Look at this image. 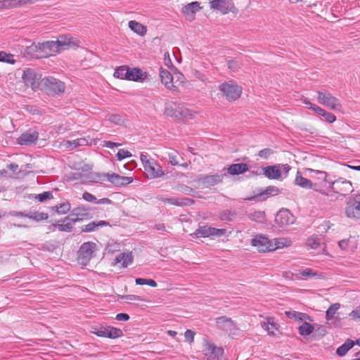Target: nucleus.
Returning <instances> with one entry per match:
<instances>
[{
    "label": "nucleus",
    "mask_w": 360,
    "mask_h": 360,
    "mask_svg": "<svg viewBox=\"0 0 360 360\" xmlns=\"http://www.w3.org/2000/svg\"><path fill=\"white\" fill-rule=\"evenodd\" d=\"M105 327L104 326H94L92 328L91 333L96 335L98 337L104 338L105 333Z\"/></svg>",
    "instance_id": "nucleus-50"
},
{
    "label": "nucleus",
    "mask_w": 360,
    "mask_h": 360,
    "mask_svg": "<svg viewBox=\"0 0 360 360\" xmlns=\"http://www.w3.org/2000/svg\"><path fill=\"white\" fill-rule=\"evenodd\" d=\"M22 79L25 86H30L33 90L39 89L41 81V75L32 68H25L22 71Z\"/></svg>",
    "instance_id": "nucleus-5"
},
{
    "label": "nucleus",
    "mask_w": 360,
    "mask_h": 360,
    "mask_svg": "<svg viewBox=\"0 0 360 360\" xmlns=\"http://www.w3.org/2000/svg\"><path fill=\"white\" fill-rule=\"evenodd\" d=\"M219 89L229 100L238 99L242 93V89L233 81H229L221 84Z\"/></svg>",
    "instance_id": "nucleus-6"
},
{
    "label": "nucleus",
    "mask_w": 360,
    "mask_h": 360,
    "mask_svg": "<svg viewBox=\"0 0 360 360\" xmlns=\"http://www.w3.org/2000/svg\"><path fill=\"white\" fill-rule=\"evenodd\" d=\"M286 316L289 319L303 321L306 319L311 320L310 316L307 314L298 312L296 311H288L285 312Z\"/></svg>",
    "instance_id": "nucleus-38"
},
{
    "label": "nucleus",
    "mask_w": 360,
    "mask_h": 360,
    "mask_svg": "<svg viewBox=\"0 0 360 360\" xmlns=\"http://www.w3.org/2000/svg\"><path fill=\"white\" fill-rule=\"evenodd\" d=\"M70 204H59L51 207V209L56 211L58 214H65L70 210Z\"/></svg>",
    "instance_id": "nucleus-47"
},
{
    "label": "nucleus",
    "mask_w": 360,
    "mask_h": 360,
    "mask_svg": "<svg viewBox=\"0 0 360 360\" xmlns=\"http://www.w3.org/2000/svg\"><path fill=\"white\" fill-rule=\"evenodd\" d=\"M200 9V4L198 1H193L182 8V13L187 19H193V15Z\"/></svg>",
    "instance_id": "nucleus-22"
},
{
    "label": "nucleus",
    "mask_w": 360,
    "mask_h": 360,
    "mask_svg": "<svg viewBox=\"0 0 360 360\" xmlns=\"http://www.w3.org/2000/svg\"><path fill=\"white\" fill-rule=\"evenodd\" d=\"M195 335V332H193L191 330H186V331L184 333L186 340L190 343H192L194 341Z\"/></svg>",
    "instance_id": "nucleus-62"
},
{
    "label": "nucleus",
    "mask_w": 360,
    "mask_h": 360,
    "mask_svg": "<svg viewBox=\"0 0 360 360\" xmlns=\"http://www.w3.org/2000/svg\"><path fill=\"white\" fill-rule=\"evenodd\" d=\"M89 144V141L85 138H79L72 141L66 140L63 141L62 146L68 149H74L79 146H84Z\"/></svg>",
    "instance_id": "nucleus-26"
},
{
    "label": "nucleus",
    "mask_w": 360,
    "mask_h": 360,
    "mask_svg": "<svg viewBox=\"0 0 360 360\" xmlns=\"http://www.w3.org/2000/svg\"><path fill=\"white\" fill-rule=\"evenodd\" d=\"M133 255L131 252H122L116 256L114 264H121L122 267H127L133 262Z\"/></svg>",
    "instance_id": "nucleus-25"
},
{
    "label": "nucleus",
    "mask_w": 360,
    "mask_h": 360,
    "mask_svg": "<svg viewBox=\"0 0 360 360\" xmlns=\"http://www.w3.org/2000/svg\"><path fill=\"white\" fill-rule=\"evenodd\" d=\"M329 183L331 184L333 191L340 193V195H346L352 191V183L348 180L340 178Z\"/></svg>",
    "instance_id": "nucleus-10"
},
{
    "label": "nucleus",
    "mask_w": 360,
    "mask_h": 360,
    "mask_svg": "<svg viewBox=\"0 0 360 360\" xmlns=\"http://www.w3.org/2000/svg\"><path fill=\"white\" fill-rule=\"evenodd\" d=\"M89 215V213L88 209L84 208V207H78L72 210L71 213L65 217L64 222L66 221L76 222L88 218Z\"/></svg>",
    "instance_id": "nucleus-15"
},
{
    "label": "nucleus",
    "mask_w": 360,
    "mask_h": 360,
    "mask_svg": "<svg viewBox=\"0 0 360 360\" xmlns=\"http://www.w3.org/2000/svg\"><path fill=\"white\" fill-rule=\"evenodd\" d=\"M122 300H127L129 301H143V298L139 295H122L120 297Z\"/></svg>",
    "instance_id": "nucleus-58"
},
{
    "label": "nucleus",
    "mask_w": 360,
    "mask_h": 360,
    "mask_svg": "<svg viewBox=\"0 0 360 360\" xmlns=\"http://www.w3.org/2000/svg\"><path fill=\"white\" fill-rule=\"evenodd\" d=\"M248 170V166L245 163L232 164L228 168V173L231 175H238L245 173Z\"/></svg>",
    "instance_id": "nucleus-29"
},
{
    "label": "nucleus",
    "mask_w": 360,
    "mask_h": 360,
    "mask_svg": "<svg viewBox=\"0 0 360 360\" xmlns=\"http://www.w3.org/2000/svg\"><path fill=\"white\" fill-rule=\"evenodd\" d=\"M275 221L281 226H283L292 224L293 222V217L288 210L281 209L276 214Z\"/></svg>",
    "instance_id": "nucleus-16"
},
{
    "label": "nucleus",
    "mask_w": 360,
    "mask_h": 360,
    "mask_svg": "<svg viewBox=\"0 0 360 360\" xmlns=\"http://www.w3.org/2000/svg\"><path fill=\"white\" fill-rule=\"evenodd\" d=\"M294 184L296 186H298L302 188L312 189L315 191L320 192V193H323L321 189L320 184L316 183V182L314 183L311 180L302 176L301 173L299 171L296 174Z\"/></svg>",
    "instance_id": "nucleus-11"
},
{
    "label": "nucleus",
    "mask_w": 360,
    "mask_h": 360,
    "mask_svg": "<svg viewBox=\"0 0 360 360\" xmlns=\"http://www.w3.org/2000/svg\"><path fill=\"white\" fill-rule=\"evenodd\" d=\"M236 215V212L226 210L219 214V219L221 221H231L233 220Z\"/></svg>",
    "instance_id": "nucleus-45"
},
{
    "label": "nucleus",
    "mask_w": 360,
    "mask_h": 360,
    "mask_svg": "<svg viewBox=\"0 0 360 360\" xmlns=\"http://www.w3.org/2000/svg\"><path fill=\"white\" fill-rule=\"evenodd\" d=\"M13 58V55L7 54L4 51H0V62H6L8 63L13 64L15 60Z\"/></svg>",
    "instance_id": "nucleus-48"
},
{
    "label": "nucleus",
    "mask_w": 360,
    "mask_h": 360,
    "mask_svg": "<svg viewBox=\"0 0 360 360\" xmlns=\"http://www.w3.org/2000/svg\"><path fill=\"white\" fill-rule=\"evenodd\" d=\"M105 330L104 338L115 339L123 335V332L121 329L113 326H106Z\"/></svg>",
    "instance_id": "nucleus-31"
},
{
    "label": "nucleus",
    "mask_w": 360,
    "mask_h": 360,
    "mask_svg": "<svg viewBox=\"0 0 360 360\" xmlns=\"http://www.w3.org/2000/svg\"><path fill=\"white\" fill-rule=\"evenodd\" d=\"M338 245L341 250H347L350 248L354 250L356 248V240L354 237L350 236L349 238L341 240L338 242Z\"/></svg>",
    "instance_id": "nucleus-37"
},
{
    "label": "nucleus",
    "mask_w": 360,
    "mask_h": 360,
    "mask_svg": "<svg viewBox=\"0 0 360 360\" xmlns=\"http://www.w3.org/2000/svg\"><path fill=\"white\" fill-rule=\"evenodd\" d=\"M27 198L30 200H37L39 202H43L46 200H50L53 199V194L51 191H45L39 194H30Z\"/></svg>",
    "instance_id": "nucleus-36"
},
{
    "label": "nucleus",
    "mask_w": 360,
    "mask_h": 360,
    "mask_svg": "<svg viewBox=\"0 0 360 360\" xmlns=\"http://www.w3.org/2000/svg\"><path fill=\"white\" fill-rule=\"evenodd\" d=\"M56 45V41H47L39 43L37 47L44 52L46 56H53L60 52Z\"/></svg>",
    "instance_id": "nucleus-18"
},
{
    "label": "nucleus",
    "mask_w": 360,
    "mask_h": 360,
    "mask_svg": "<svg viewBox=\"0 0 360 360\" xmlns=\"http://www.w3.org/2000/svg\"><path fill=\"white\" fill-rule=\"evenodd\" d=\"M317 100L320 104L332 110H339L341 108L340 101L326 90L318 91Z\"/></svg>",
    "instance_id": "nucleus-7"
},
{
    "label": "nucleus",
    "mask_w": 360,
    "mask_h": 360,
    "mask_svg": "<svg viewBox=\"0 0 360 360\" xmlns=\"http://www.w3.org/2000/svg\"><path fill=\"white\" fill-rule=\"evenodd\" d=\"M249 217L251 220L256 222L262 223L265 220V213L262 211H256L249 214Z\"/></svg>",
    "instance_id": "nucleus-44"
},
{
    "label": "nucleus",
    "mask_w": 360,
    "mask_h": 360,
    "mask_svg": "<svg viewBox=\"0 0 360 360\" xmlns=\"http://www.w3.org/2000/svg\"><path fill=\"white\" fill-rule=\"evenodd\" d=\"M59 51L65 50L69 47L76 46V43L72 41L69 35H61L56 41Z\"/></svg>",
    "instance_id": "nucleus-23"
},
{
    "label": "nucleus",
    "mask_w": 360,
    "mask_h": 360,
    "mask_svg": "<svg viewBox=\"0 0 360 360\" xmlns=\"http://www.w3.org/2000/svg\"><path fill=\"white\" fill-rule=\"evenodd\" d=\"M44 91L49 96H55L65 91V85L62 81L52 77H44L41 81Z\"/></svg>",
    "instance_id": "nucleus-2"
},
{
    "label": "nucleus",
    "mask_w": 360,
    "mask_h": 360,
    "mask_svg": "<svg viewBox=\"0 0 360 360\" xmlns=\"http://www.w3.org/2000/svg\"><path fill=\"white\" fill-rule=\"evenodd\" d=\"M300 274L304 277H314L317 275L311 269L307 268L300 271Z\"/></svg>",
    "instance_id": "nucleus-59"
},
{
    "label": "nucleus",
    "mask_w": 360,
    "mask_h": 360,
    "mask_svg": "<svg viewBox=\"0 0 360 360\" xmlns=\"http://www.w3.org/2000/svg\"><path fill=\"white\" fill-rule=\"evenodd\" d=\"M349 316L352 317L353 319H360V306L353 310L349 314Z\"/></svg>",
    "instance_id": "nucleus-64"
},
{
    "label": "nucleus",
    "mask_w": 360,
    "mask_h": 360,
    "mask_svg": "<svg viewBox=\"0 0 360 360\" xmlns=\"http://www.w3.org/2000/svg\"><path fill=\"white\" fill-rule=\"evenodd\" d=\"M165 112L168 116L177 120L191 119L193 116L192 111L183 103H173L167 107Z\"/></svg>",
    "instance_id": "nucleus-3"
},
{
    "label": "nucleus",
    "mask_w": 360,
    "mask_h": 360,
    "mask_svg": "<svg viewBox=\"0 0 360 360\" xmlns=\"http://www.w3.org/2000/svg\"><path fill=\"white\" fill-rule=\"evenodd\" d=\"M262 327L268 331V333L274 335V330H277V324L274 323V318L269 317L266 322L261 323Z\"/></svg>",
    "instance_id": "nucleus-39"
},
{
    "label": "nucleus",
    "mask_w": 360,
    "mask_h": 360,
    "mask_svg": "<svg viewBox=\"0 0 360 360\" xmlns=\"http://www.w3.org/2000/svg\"><path fill=\"white\" fill-rule=\"evenodd\" d=\"M226 233V229H217L208 226H199L191 236L193 238L221 237Z\"/></svg>",
    "instance_id": "nucleus-4"
},
{
    "label": "nucleus",
    "mask_w": 360,
    "mask_h": 360,
    "mask_svg": "<svg viewBox=\"0 0 360 360\" xmlns=\"http://www.w3.org/2000/svg\"><path fill=\"white\" fill-rule=\"evenodd\" d=\"M278 192V189L276 187L269 186L267 187L264 191L259 193L252 197L248 198L245 200L264 201L266 200L269 196L277 195Z\"/></svg>",
    "instance_id": "nucleus-19"
},
{
    "label": "nucleus",
    "mask_w": 360,
    "mask_h": 360,
    "mask_svg": "<svg viewBox=\"0 0 360 360\" xmlns=\"http://www.w3.org/2000/svg\"><path fill=\"white\" fill-rule=\"evenodd\" d=\"M72 223H73L72 221H68L66 223L58 224V229L60 231H68V232L70 231L72 229Z\"/></svg>",
    "instance_id": "nucleus-56"
},
{
    "label": "nucleus",
    "mask_w": 360,
    "mask_h": 360,
    "mask_svg": "<svg viewBox=\"0 0 360 360\" xmlns=\"http://www.w3.org/2000/svg\"><path fill=\"white\" fill-rule=\"evenodd\" d=\"M216 323L219 328L226 332L232 333L236 329V324L232 319L225 316L217 318Z\"/></svg>",
    "instance_id": "nucleus-17"
},
{
    "label": "nucleus",
    "mask_w": 360,
    "mask_h": 360,
    "mask_svg": "<svg viewBox=\"0 0 360 360\" xmlns=\"http://www.w3.org/2000/svg\"><path fill=\"white\" fill-rule=\"evenodd\" d=\"M146 75L143 72V71L139 68H129L127 72V80L130 81H143Z\"/></svg>",
    "instance_id": "nucleus-28"
},
{
    "label": "nucleus",
    "mask_w": 360,
    "mask_h": 360,
    "mask_svg": "<svg viewBox=\"0 0 360 360\" xmlns=\"http://www.w3.org/2000/svg\"><path fill=\"white\" fill-rule=\"evenodd\" d=\"M227 65L231 70L236 72L240 68L242 64L238 60H231L228 61Z\"/></svg>",
    "instance_id": "nucleus-49"
},
{
    "label": "nucleus",
    "mask_w": 360,
    "mask_h": 360,
    "mask_svg": "<svg viewBox=\"0 0 360 360\" xmlns=\"http://www.w3.org/2000/svg\"><path fill=\"white\" fill-rule=\"evenodd\" d=\"M330 221H324L322 224L319 225L318 226V232H320V233H326V232H328V230L330 229L331 226H330Z\"/></svg>",
    "instance_id": "nucleus-60"
},
{
    "label": "nucleus",
    "mask_w": 360,
    "mask_h": 360,
    "mask_svg": "<svg viewBox=\"0 0 360 360\" xmlns=\"http://www.w3.org/2000/svg\"><path fill=\"white\" fill-rule=\"evenodd\" d=\"M203 352L207 360H220L224 354V349L206 340L204 344Z\"/></svg>",
    "instance_id": "nucleus-9"
},
{
    "label": "nucleus",
    "mask_w": 360,
    "mask_h": 360,
    "mask_svg": "<svg viewBox=\"0 0 360 360\" xmlns=\"http://www.w3.org/2000/svg\"><path fill=\"white\" fill-rule=\"evenodd\" d=\"M209 4L211 9L224 15L231 11L234 7L232 0H212Z\"/></svg>",
    "instance_id": "nucleus-13"
},
{
    "label": "nucleus",
    "mask_w": 360,
    "mask_h": 360,
    "mask_svg": "<svg viewBox=\"0 0 360 360\" xmlns=\"http://www.w3.org/2000/svg\"><path fill=\"white\" fill-rule=\"evenodd\" d=\"M82 198L87 202H92L96 200V197L88 192H84Z\"/></svg>",
    "instance_id": "nucleus-63"
},
{
    "label": "nucleus",
    "mask_w": 360,
    "mask_h": 360,
    "mask_svg": "<svg viewBox=\"0 0 360 360\" xmlns=\"http://www.w3.org/2000/svg\"><path fill=\"white\" fill-rule=\"evenodd\" d=\"M346 215L349 218H360V204H349L345 210Z\"/></svg>",
    "instance_id": "nucleus-30"
},
{
    "label": "nucleus",
    "mask_w": 360,
    "mask_h": 360,
    "mask_svg": "<svg viewBox=\"0 0 360 360\" xmlns=\"http://www.w3.org/2000/svg\"><path fill=\"white\" fill-rule=\"evenodd\" d=\"M355 345V342L352 339H347L344 344L340 346L337 350L336 354L339 356H345L348 351Z\"/></svg>",
    "instance_id": "nucleus-32"
},
{
    "label": "nucleus",
    "mask_w": 360,
    "mask_h": 360,
    "mask_svg": "<svg viewBox=\"0 0 360 360\" xmlns=\"http://www.w3.org/2000/svg\"><path fill=\"white\" fill-rule=\"evenodd\" d=\"M102 180L107 179L109 182L117 186H126L133 181V178L130 176H122L117 174L106 173L102 175Z\"/></svg>",
    "instance_id": "nucleus-12"
},
{
    "label": "nucleus",
    "mask_w": 360,
    "mask_h": 360,
    "mask_svg": "<svg viewBox=\"0 0 360 360\" xmlns=\"http://www.w3.org/2000/svg\"><path fill=\"white\" fill-rule=\"evenodd\" d=\"M20 0H0V10L16 7L20 4Z\"/></svg>",
    "instance_id": "nucleus-42"
},
{
    "label": "nucleus",
    "mask_w": 360,
    "mask_h": 360,
    "mask_svg": "<svg viewBox=\"0 0 360 360\" xmlns=\"http://www.w3.org/2000/svg\"><path fill=\"white\" fill-rule=\"evenodd\" d=\"M263 173L270 179H278L281 176L280 165L267 166L263 168Z\"/></svg>",
    "instance_id": "nucleus-24"
},
{
    "label": "nucleus",
    "mask_w": 360,
    "mask_h": 360,
    "mask_svg": "<svg viewBox=\"0 0 360 360\" xmlns=\"http://www.w3.org/2000/svg\"><path fill=\"white\" fill-rule=\"evenodd\" d=\"M311 172H314L316 174L319 175V179H322L323 181L326 182L327 181V176L328 174L326 172L321 171V170H315L312 169H309Z\"/></svg>",
    "instance_id": "nucleus-61"
},
{
    "label": "nucleus",
    "mask_w": 360,
    "mask_h": 360,
    "mask_svg": "<svg viewBox=\"0 0 360 360\" xmlns=\"http://www.w3.org/2000/svg\"><path fill=\"white\" fill-rule=\"evenodd\" d=\"M273 153V150L267 148L259 150L258 153V155L262 158L267 159Z\"/></svg>",
    "instance_id": "nucleus-55"
},
{
    "label": "nucleus",
    "mask_w": 360,
    "mask_h": 360,
    "mask_svg": "<svg viewBox=\"0 0 360 360\" xmlns=\"http://www.w3.org/2000/svg\"><path fill=\"white\" fill-rule=\"evenodd\" d=\"M321 115L329 123H333L336 120V117L333 113L327 112L325 110Z\"/></svg>",
    "instance_id": "nucleus-54"
},
{
    "label": "nucleus",
    "mask_w": 360,
    "mask_h": 360,
    "mask_svg": "<svg viewBox=\"0 0 360 360\" xmlns=\"http://www.w3.org/2000/svg\"><path fill=\"white\" fill-rule=\"evenodd\" d=\"M147 164L148 165L143 167L147 175L152 178H157L163 175L164 173L160 166L158 165L154 160Z\"/></svg>",
    "instance_id": "nucleus-20"
},
{
    "label": "nucleus",
    "mask_w": 360,
    "mask_h": 360,
    "mask_svg": "<svg viewBox=\"0 0 360 360\" xmlns=\"http://www.w3.org/2000/svg\"><path fill=\"white\" fill-rule=\"evenodd\" d=\"M160 77L161 82L168 89H172L174 87L173 85V77L172 74L167 70L160 68Z\"/></svg>",
    "instance_id": "nucleus-27"
},
{
    "label": "nucleus",
    "mask_w": 360,
    "mask_h": 360,
    "mask_svg": "<svg viewBox=\"0 0 360 360\" xmlns=\"http://www.w3.org/2000/svg\"><path fill=\"white\" fill-rule=\"evenodd\" d=\"M307 245L311 248L316 249L320 246L321 243L319 238L311 237L307 240Z\"/></svg>",
    "instance_id": "nucleus-53"
},
{
    "label": "nucleus",
    "mask_w": 360,
    "mask_h": 360,
    "mask_svg": "<svg viewBox=\"0 0 360 360\" xmlns=\"http://www.w3.org/2000/svg\"><path fill=\"white\" fill-rule=\"evenodd\" d=\"M251 244L256 247L259 252H271L278 248H281L285 245L277 239L270 240L267 237L262 235L256 236L252 239Z\"/></svg>",
    "instance_id": "nucleus-1"
},
{
    "label": "nucleus",
    "mask_w": 360,
    "mask_h": 360,
    "mask_svg": "<svg viewBox=\"0 0 360 360\" xmlns=\"http://www.w3.org/2000/svg\"><path fill=\"white\" fill-rule=\"evenodd\" d=\"M18 216H25L30 219H32L36 221H40L42 220H45L48 219V214L44 212H30L27 214H24L23 212H18L17 214Z\"/></svg>",
    "instance_id": "nucleus-34"
},
{
    "label": "nucleus",
    "mask_w": 360,
    "mask_h": 360,
    "mask_svg": "<svg viewBox=\"0 0 360 360\" xmlns=\"http://www.w3.org/2000/svg\"><path fill=\"white\" fill-rule=\"evenodd\" d=\"M128 68L127 66H120L117 68L114 72V76L122 79H127Z\"/></svg>",
    "instance_id": "nucleus-46"
},
{
    "label": "nucleus",
    "mask_w": 360,
    "mask_h": 360,
    "mask_svg": "<svg viewBox=\"0 0 360 360\" xmlns=\"http://www.w3.org/2000/svg\"><path fill=\"white\" fill-rule=\"evenodd\" d=\"M109 225L106 221H91L82 228L84 232H92L98 229L99 227Z\"/></svg>",
    "instance_id": "nucleus-33"
},
{
    "label": "nucleus",
    "mask_w": 360,
    "mask_h": 360,
    "mask_svg": "<svg viewBox=\"0 0 360 360\" xmlns=\"http://www.w3.org/2000/svg\"><path fill=\"white\" fill-rule=\"evenodd\" d=\"M298 329L299 333L302 336H307L313 332L314 328L311 324L305 321L300 326H299Z\"/></svg>",
    "instance_id": "nucleus-41"
},
{
    "label": "nucleus",
    "mask_w": 360,
    "mask_h": 360,
    "mask_svg": "<svg viewBox=\"0 0 360 360\" xmlns=\"http://www.w3.org/2000/svg\"><path fill=\"white\" fill-rule=\"evenodd\" d=\"M166 155L168 157L169 163L174 166L179 165V159L183 160L179 153L175 150H169L166 153Z\"/></svg>",
    "instance_id": "nucleus-40"
},
{
    "label": "nucleus",
    "mask_w": 360,
    "mask_h": 360,
    "mask_svg": "<svg viewBox=\"0 0 360 360\" xmlns=\"http://www.w3.org/2000/svg\"><path fill=\"white\" fill-rule=\"evenodd\" d=\"M304 103L309 106V108L313 110L314 111H315L316 113H318L320 115L324 111V109H323L321 107H319V106H318V105L311 103L309 101H304Z\"/></svg>",
    "instance_id": "nucleus-52"
},
{
    "label": "nucleus",
    "mask_w": 360,
    "mask_h": 360,
    "mask_svg": "<svg viewBox=\"0 0 360 360\" xmlns=\"http://www.w3.org/2000/svg\"><path fill=\"white\" fill-rule=\"evenodd\" d=\"M38 132L33 129H30L25 132L22 133L18 139L17 143L21 146H28L34 143L38 139Z\"/></svg>",
    "instance_id": "nucleus-14"
},
{
    "label": "nucleus",
    "mask_w": 360,
    "mask_h": 360,
    "mask_svg": "<svg viewBox=\"0 0 360 360\" xmlns=\"http://www.w3.org/2000/svg\"><path fill=\"white\" fill-rule=\"evenodd\" d=\"M96 249V243L93 242L84 243L78 251L79 260L83 264H86L94 257Z\"/></svg>",
    "instance_id": "nucleus-8"
},
{
    "label": "nucleus",
    "mask_w": 360,
    "mask_h": 360,
    "mask_svg": "<svg viewBox=\"0 0 360 360\" xmlns=\"http://www.w3.org/2000/svg\"><path fill=\"white\" fill-rule=\"evenodd\" d=\"M340 304L339 303H335L331 304L326 311V319L327 321L332 320L336 311L339 309Z\"/></svg>",
    "instance_id": "nucleus-43"
},
{
    "label": "nucleus",
    "mask_w": 360,
    "mask_h": 360,
    "mask_svg": "<svg viewBox=\"0 0 360 360\" xmlns=\"http://www.w3.org/2000/svg\"><path fill=\"white\" fill-rule=\"evenodd\" d=\"M226 174H217L214 175H207L200 179L201 184L207 187L214 186L222 181Z\"/></svg>",
    "instance_id": "nucleus-21"
},
{
    "label": "nucleus",
    "mask_w": 360,
    "mask_h": 360,
    "mask_svg": "<svg viewBox=\"0 0 360 360\" xmlns=\"http://www.w3.org/2000/svg\"><path fill=\"white\" fill-rule=\"evenodd\" d=\"M108 120L115 124H121L123 121V117L118 114H112L109 116Z\"/></svg>",
    "instance_id": "nucleus-51"
},
{
    "label": "nucleus",
    "mask_w": 360,
    "mask_h": 360,
    "mask_svg": "<svg viewBox=\"0 0 360 360\" xmlns=\"http://www.w3.org/2000/svg\"><path fill=\"white\" fill-rule=\"evenodd\" d=\"M119 160H122L126 158L131 157V154L128 150L124 149H120L116 155Z\"/></svg>",
    "instance_id": "nucleus-57"
},
{
    "label": "nucleus",
    "mask_w": 360,
    "mask_h": 360,
    "mask_svg": "<svg viewBox=\"0 0 360 360\" xmlns=\"http://www.w3.org/2000/svg\"><path fill=\"white\" fill-rule=\"evenodd\" d=\"M129 27L135 33L140 36H143L147 32L146 27L141 23L135 20H130L129 22Z\"/></svg>",
    "instance_id": "nucleus-35"
}]
</instances>
